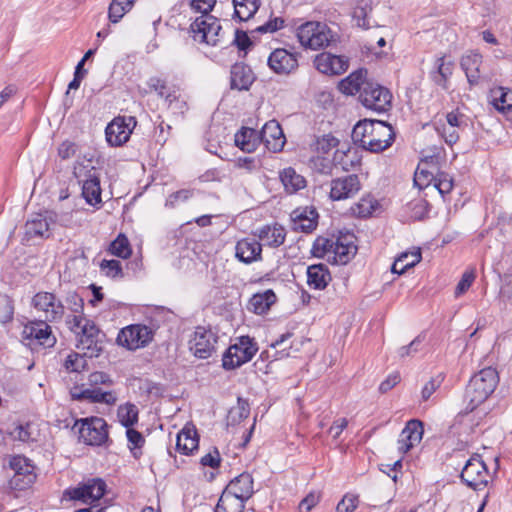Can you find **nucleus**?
<instances>
[{"instance_id":"nucleus-1","label":"nucleus","mask_w":512,"mask_h":512,"mask_svg":"<svg viewBox=\"0 0 512 512\" xmlns=\"http://www.w3.org/2000/svg\"><path fill=\"white\" fill-rule=\"evenodd\" d=\"M351 138L355 145L369 152L379 153L392 145L395 132L385 121L364 119L354 126Z\"/></svg>"},{"instance_id":"nucleus-2","label":"nucleus","mask_w":512,"mask_h":512,"mask_svg":"<svg viewBox=\"0 0 512 512\" xmlns=\"http://www.w3.org/2000/svg\"><path fill=\"white\" fill-rule=\"evenodd\" d=\"M499 382L496 369L487 367L474 374L465 389V413L472 412L482 404L495 390Z\"/></svg>"},{"instance_id":"nucleus-3","label":"nucleus","mask_w":512,"mask_h":512,"mask_svg":"<svg viewBox=\"0 0 512 512\" xmlns=\"http://www.w3.org/2000/svg\"><path fill=\"white\" fill-rule=\"evenodd\" d=\"M493 474L488 471L486 463L477 453L473 454L465 463L460 473L461 482L467 487L480 491L488 486L499 470V458L496 457Z\"/></svg>"},{"instance_id":"nucleus-4","label":"nucleus","mask_w":512,"mask_h":512,"mask_svg":"<svg viewBox=\"0 0 512 512\" xmlns=\"http://www.w3.org/2000/svg\"><path fill=\"white\" fill-rule=\"evenodd\" d=\"M79 425V439L86 445H109L112 441L108 436V424L101 417H90L77 420L75 427Z\"/></svg>"},{"instance_id":"nucleus-5","label":"nucleus","mask_w":512,"mask_h":512,"mask_svg":"<svg viewBox=\"0 0 512 512\" xmlns=\"http://www.w3.org/2000/svg\"><path fill=\"white\" fill-rule=\"evenodd\" d=\"M258 351L257 343L249 336H241L237 343L231 345L222 357L225 370L236 369L249 362Z\"/></svg>"},{"instance_id":"nucleus-6","label":"nucleus","mask_w":512,"mask_h":512,"mask_svg":"<svg viewBox=\"0 0 512 512\" xmlns=\"http://www.w3.org/2000/svg\"><path fill=\"white\" fill-rule=\"evenodd\" d=\"M106 488L107 485L101 478H90L79 483L76 487L66 489L64 496L71 500L92 504L104 496Z\"/></svg>"},{"instance_id":"nucleus-7","label":"nucleus","mask_w":512,"mask_h":512,"mask_svg":"<svg viewBox=\"0 0 512 512\" xmlns=\"http://www.w3.org/2000/svg\"><path fill=\"white\" fill-rule=\"evenodd\" d=\"M153 331L143 324H132L122 328L117 336L118 345L134 351L144 348L153 340Z\"/></svg>"},{"instance_id":"nucleus-8","label":"nucleus","mask_w":512,"mask_h":512,"mask_svg":"<svg viewBox=\"0 0 512 512\" xmlns=\"http://www.w3.org/2000/svg\"><path fill=\"white\" fill-rule=\"evenodd\" d=\"M218 336L210 328L197 326L188 341L189 350L199 359H207L216 350Z\"/></svg>"},{"instance_id":"nucleus-9","label":"nucleus","mask_w":512,"mask_h":512,"mask_svg":"<svg viewBox=\"0 0 512 512\" xmlns=\"http://www.w3.org/2000/svg\"><path fill=\"white\" fill-rule=\"evenodd\" d=\"M77 348L82 349L89 358L98 357L104 349L105 334L91 320H85L79 332Z\"/></svg>"},{"instance_id":"nucleus-10","label":"nucleus","mask_w":512,"mask_h":512,"mask_svg":"<svg viewBox=\"0 0 512 512\" xmlns=\"http://www.w3.org/2000/svg\"><path fill=\"white\" fill-rule=\"evenodd\" d=\"M221 29L219 20L212 15H201L190 25V32L195 40L213 46L219 42Z\"/></svg>"},{"instance_id":"nucleus-11","label":"nucleus","mask_w":512,"mask_h":512,"mask_svg":"<svg viewBox=\"0 0 512 512\" xmlns=\"http://www.w3.org/2000/svg\"><path fill=\"white\" fill-rule=\"evenodd\" d=\"M53 223H55L53 216L47 212L31 215L24 225L22 243L29 245L37 239H48L51 236L50 226Z\"/></svg>"},{"instance_id":"nucleus-12","label":"nucleus","mask_w":512,"mask_h":512,"mask_svg":"<svg viewBox=\"0 0 512 512\" xmlns=\"http://www.w3.org/2000/svg\"><path fill=\"white\" fill-rule=\"evenodd\" d=\"M392 95L390 91L373 82L364 84L363 90L359 95L360 102L369 109L377 112H384L391 105Z\"/></svg>"},{"instance_id":"nucleus-13","label":"nucleus","mask_w":512,"mask_h":512,"mask_svg":"<svg viewBox=\"0 0 512 512\" xmlns=\"http://www.w3.org/2000/svg\"><path fill=\"white\" fill-rule=\"evenodd\" d=\"M22 339L27 341L26 345L33 349L36 346L50 348L56 343V338L52 335L51 327L46 321H34L26 324L22 331Z\"/></svg>"},{"instance_id":"nucleus-14","label":"nucleus","mask_w":512,"mask_h":512,"mask_svg":"<svg viewBox=\"0 0 512 512\" xmlns=\"http://www.w3.org/2000/svg\"><path fill=\"white\" fill-rule=\"evenodd\" d=\"M137 124L134 116H117L106 127V140L111 146H122L125 144Z\"/></svg>"},{"instance_id":"nucleus-15","label":"nucleus","mask_w":512,"mask_h":512,"mask_svg":"<svg viewBox=\"0 0 512 512\" xmlns=\"http://www.w3.org/2000/svg\"><path fill=\"white\" fill-rule=\"evenodd\" d=\"M10 468L14 471V475L10 480L13 488L23 490L31 486L36 478L34 466L30 460L24 456L16 455L9 461Z\"/></svg>"},{"instance_id":"nucleus-16","label":"nucleus","mask_w":512,"mask_h":512,"mask_svg":"<svg viewBox=\"0 0 512 512\" xmlns=\"http://www.w3.org/2000/svg\"><path fill=\"white\" fill-rule=\"evenodd\" d=\"M298 53H293L285 48H277L268 57L269 68L276 74L289 75L297 70Z\"/></svg>"},{"instance_id":"nucleus-17","label":"nucleus","mask_w":512,"mask_h":512,"mask_svg":"<svg viewBox=\"0 0 512 512\" xmlns=\"http://www.w3.org/2000/svg\"><path fill=\"white\" fill-rule=\"evenodd\" d=\"M361 189V182L356 174L346 175L331 180L329 197L340 201L354 197Z\"/></svg>"},{"instance_id":"nucleus-18","label":"nucleus","mask_w":512,"mask_h":512,"mask_svg":"<svg viewBox=\"0 0 512 512\" xmlns=\"http://www.w3.org/2000/svg\"><path fill=\"white\" fill-rule=\"evenodd\" d=\"M32 304L37 310L45 312L46 321H59L64 316V305L50 292H38L32 298Z\"/></svg>"},{"instance_id":"nucleus-19","label":"nucleus","mask_w":512,"mask_h":512,"mask_svg":"<svg viewBox=\"0 0 512 512\" xmlns=\"http://www.w3.org/2000/svg\"><path fill=\"white\" fill-rule=\"evenodd\" d=\"M74 174L79 179V182L82 183V196L87 204L94 207H100L102 204V190L100 186V179L96 175L95 168L91 167V169L86 172L84 179H81L80 173L75 171Z\"/></svg>"},{"instance_id":"nucleus-20","label":"nucleus","mask_w":512,"mask_h":512,"mask_svg":"<svg viewBox=\"0 0 512 512\" xmlns=\"http://www.w3.org/2000/svg\"><path fill=\"white\" fill-rule=\"evenodd\" d=\"M235 258L246 265L262 261V244L254 237L238 240L235 245Z\"/></svg>"},{"instance_id":"nucleus-21","label":"nucleus","mask_w":512,"mask_h":512,"mask_svg":"<svg viewBox=\"0 0 512 512\" xmlns=\"http://www.w3.org/2000/svg\"><path fill=\"white\" fill-rule=\"evenodd\" d=\"M315 68L322 74L340 75L348 69V60L343 56L323 52L315 57Z\"/></svg>"},{"instance_id":"nucleus-22","label":"nucleus","mask_w":512,"mask_h":512,"mask_svg":"<svg viewBox=\"0 0 512 512\" xmlns=\"http://www.w3.org/2000/svg\"><path fill=\"white\" fill-rule=\"evenodd\" d=\"M424 433L423 422L418 419L409 420L400 433L398 450L405 454L420 443Z\"/></svg>"},{"instance_id":"nucleus-23","label":"nucleus","mask_w":512,"mask_h":512,"mask_svg":"<svg viewBox=\"0 0 512 512\" xmlns=\"http://www.w3.org/2000/svg\"><path fill=\"white\" fill-rule=\"evenodd\" d=\"M261 143L272 152H280L285 144V136L280 124L276 120L265 123L261 131H258Z\"/></svg>"},{"instance_id":"nucleus-24","label":"nucleus","mask_w":512,"mask_h":512,"mask_svg":"<svg viewBox=\"0 0 512 512\" xmlns=\"http://www.w3.org/2000/svg\"><path fill=\"white\" fill-rule=\"evenodd\" d=\"M318 217L319 215L316 208L312 206L297 208L291 213L293 229L295 231L310 233L316 229Z\"/></svg>"},{"instance_id":"nucleus-25","label":"nucleus","mask_w":512,"mask_h":512,"mask_svg":"<svg viewBox=\"0 0 512 512\" xmlns=\"http://www.w3.org/2000/svg\"><path fill=\"white\" fill-rule=\"evenodd\" d=\"M255 81V75L250 66L245 63H235L230 70V88L238 91H248Z\"/></svg>"},{"instance_id":"nucleus-26","label":"nucleus","mask_w":512,"mask_h":512,"mask_svg":"<svg viewBox=\"0 0 512 512\" xmlns=\"http://www.w3.org/2000/svg\"><path fill=\"white\" fill-rule=\"evenodd\" d=\"M353 235H339L334 244L331 262L333 264H347L356 254L357 246L352 241Z\"/></svg>"},{"instance_id":"nucleus-27","label":"nucleus","mask_w":512,"mask_h":512,"mask_svg":"<svg viewBox=\"0 0 512 512\" xmlns=\"http://www.w3.org/2000/svg\"><path fill=\"white\" fill-rule=\"evenodd\" d=\"M71 397L74 400H88L91 403H104L112 405L116 402V396L111 391H102L100 388L93 387L81 389L75 386L70 391Z\"/></svg>"},{"instance_id":"nucleus-28","label":"nucleus","mask_w":512,"mask_h":512,"mask_svg":"<svg viewBox=\"0 0 512 512\" xmlns=\"http://www.w3.org/2000/svg\"><path fill=\"white\" fill-rule=\"evenodd\" d=\"M253 483L252 476L244 472L232 479L224 490L246 502L254 494Z\"/></svg>"},{"instance_id":"nucleus-29","label":"nucleus","mask_w":512,"mask_h":512,"mask_svg":"<svg viewBox=\"0 0 512 512\" xmlns=\"http://www.w3.org/2000/svg\"><path fill=\"white\" fill-rule=\"evenodd\" d=\"M332 280L327 265L323 263L313 264L307 268V284L316 290L325 289Z\"/></svg>"},{"instance_id":"nucleus-30","label":"nucleus","mask_w":512,"mask_h":512,"mask_svg":"<svg viewBox=\"0 0 512 512\" xmlns=\"http://www.w3.org/2000/svg\"><path fill=\"white\" fill-rule=\"evenodd\" d=\"M279 178L287 194H295L307 186L305 177L293 167H287L280 171Z\"/></svg>"},{"instance_id":"nucleus-31","label":"nucleus","mask_w":512,"mask_h":512,"mask_svg":"<svg viewBox=\"0 0 512 512\" xmlns=\"http://www.w3.org/2000/svg\"><path fill=\"white\" fill-rule=\"evenodd\" d=\"M366 77L367 70L358 69L340 82L339 89L347 95H355L356 93H359L360 95L361 90L364 88V84L369 82L366 80Z\"/></svg>"},{"instance_id":"nucleus-32","label":"nucleus","mask_w":512,"mask_h":512,"mask_svg":"<svg viewBox=\"0 0 512 512\" xmlns=\"http://www.w3.org/2000/svg\"><path fill=\"white\" fill-rule=\"evenodd\" d=\"M234 140L235 145L247 153L254 152L261 143L259 132L249 127H242Z\"/></svg>"},{"instance_id":"nucleus-33","label":"nucleus","mask_w":512,"mask_h":512,"mask_svg":"<svg viewBox=\"0 0 512 512\" xmlns=\"http://www.w3.org/2000/svg\"><path fill=\"white\" fill-rule=\"evenodd\" d=\"M277 297L273 290L268 289L263 293H256L249 299L247 308L249 311L262 315L265 314L276 302Z\"/></svg>"},{"instance_id":"nucleus-34","label":"nucleus","mask_w":512,"mask_h":512,"mask_svg":"<svg viewBox=\"0 0 512 512\" xmlns=\"http://www.w3.org/2000/svg\"><path fill=\"white\" fill-rule=\"evenodd\" d=\"M460 64L466 74L469 84L477 85L480 79L482 56L479 53L471 52L462 57Z\"/></svg>"},{"instance_id":"nucleus-35","label":"nucleus","mask_w":512,"mask_h":512,"mask_svg":"<svg viewBox=\"0 0 512 512\" xmlns=\"http://www.w3.org/2000/svg\"><path fill=\"white\" fill-rule=\"evenodd\" d=\"M199 437L196 429L185 426L178 433L176 439V448L184 455H190L198 448Z\"/></svg>"},{"instance_id":"nucleus-36","label":"nucleus","mask_w":512,"mask_h":512,"mask_svg":"<svg viewBox=\"0 0 512 512\" xmlns=\"http://www.w3.org/2000/svg\"><path fill=\"white\" fill-rule=\"evenodd\" d=\"M257 236L260 240L266 241L269 246L278 247L284 243L286 233L282 226L274 224L273 226L265 225L259 228Z\"/></svg>"},{"instance_id":"nucleus-37","label":"nucleus","mask_w":512,"mask_h":512,"mask_svg":"<svg viewBox=\"0 0 512 512\" xmlns=\"http://www.w3.org/2000/svg\"><path fill=\"white\" fill-rule=\"evenodd\" d=\"M422 259L420 249L413 252L402 253L392 264L391 271L395 274L401 275L408 269L417 265Z\"/></svg>"},{"instance_id":"nucleus-38","label":"nucleus","mask_w":512,"mask_h":512,"mask_svg":"<svg viewBox=\"0 0 512 512\" xmlns=\"http://www.w3.org/2000/svg\"><path fill=\"white\" fill-rule=\"evenodd\" d=\"M245 501L223 490L214 512H243Z\"/></svg>"},{"instance_id":"nucleus-39","label":"nucleus","mask_w":512,"mask_h":512,"mask_svg":"<svg viewBox=\"0 0 512 512\" xmlns=\"http://www.w3.org/2000/svg\"><path fill=\"white\" fill-rule=\"evenodd\" d=\"M335 242H337V237L334 235L331 237L318 236L311 249L312 255L317 258L327 257V260L331 262Z\"/></svg>"},{"instance_id":"nucleus-40","label":"nucleus","mask_w":512,"mask_h":512,"mask_svg":"<svg viewBox=\"0 0 512 512\" xmlns=\"http://www.w3.org/2000/svg\"><path fill=\"white\" fill-rule=\"evenodd\" d=\"M260 4V0H233L234 16L240 21H247L255 15Z\"/></svg>"},{"instance_id":"nucleus-41","label":"nucleus","mask_w":512,"mask_h":512,"mask_svg":"<svg viewBox=\"0 0 512 512\" xmlns=\"http://www.w3.org/2000/svg\"><path fill=\"white\" fill-rule=\"evenodd\" d=\"M436 70L431 72V78L435 84L446 88V83L453 73V63L446 61L445 57H440L435 63Z\"/></svg>"},{"instance_id":"nucleus-42","label":"nucleus","mask_w":512,"mask_h":512,"mask_svg":"<svg viewBox=\"0 0 512 512\" xmlns=\"http://www.w3.org/2000/svg\"><path fill=\"white\" fill-rule=\"evenodd\" d=\"M139 410L135 404L125 403L117 410V417L122 426L126 429L132 428L138 422Z\"/></svg>"},{"instance_id":"nucleus-43","label":"nucleus","mask_w":512,"mask_h":512,"mask_svg":"<svg viewBox=\"0 0 512 512\" xmlns=\"http://www.w3.org/2000/svg\"><path fill=\"white\" fill-rule=\"evenodd\" d=\"M110 252L120 258L130 257L132 250L128 238L124 234H119L117 238L110 244Z\"/></svg>"},{"instance_id":"nucleus-44","label":"nucleus","mask_w":512,"mask_h":512,"mask_svg":"<svg viewBox=\"0 0 512 512\" xmlns=\"http://www.w3.org/2000/svg\"><path fill=\"white\" fill-rule=\"evenodd\" d=\"M454 186L453 177L444 171L437 170L434 177V187L444 196L451 192Z\"/></svg>"},{"instance_id":"nucleus-45","label":"nucleus","mask_w":512,"mask_h":512,"mask_svg":"<svg viewBox=\"0 0 512 512\" xmlns=\"http://www.w3.org/2000/svg\"><path fill=\"white\" fill-rule=\"evenodd\" d=\"M377 204L378 203L376 200L370 197H363L351 209L356 216L360 218H366L372 215L376 209Z\"/></svg>"},{"instance_id":"nucleus-46","label":"nucleus","mask_w":512,"mask_h":512,"mask_svg":"<svg viewBox=\"0 0 512 512\" xmlns=\"http://www.w3.org/2000/svg\"><path fill=\"white\" fill-rule=\"evenodd\" d=\"M339 144V140L331 134H325L321 137H316L311 144L313 150L318 153L327 154L332 148Z\"/></svg>"},{"instance_id":"nucleus-47","label":"nucleus","mask_w":512,"mask_h":512,"mask_svg":"<svg viewBox=\"0 0 512 512\" xmlns=\"http://www.w3.org/2000/svg\"><path fill=\"white\" fill-rule=\"evenodd\" d=\"M85 352L81 355L79 353H71L65 360L64 367L69 372H82L87 369V361Z\"/></svg>"},{"instance_id":"nucleus-48","label":"nucleus","mask_w":512,"mask_h":512,"mask_svg":"<svg viewBox=\"0 0 512 512\" xmlns=\"http://www.w3.org/2000/svg\"><path fill=\"white\" fill-rule=\"evenodd\" d=\"M329 32L330 31L327 30L326 25L319 23V27H317V30H315L308 48L317 50L328 46L330 42Z\"/></svg>"},{"instance_id":"nucleus-49","label":"nucleus","mask_w":512,"mask_h":512,"mask_svg":"<svg viewBox=\"0 0 512 512\" xmlns=\"http://www.w3.org/2000/svg\"><path fill=\"white\" fill-rule=\"evenodd\" d=\"M317 27L319 22H307L297 29V38L303 47L308 48Z\"/></svg>"},{"instance_id":"nucleus-50","label":"nucleus","mask_w":512,"mask_h":512,"mask_svg":"<svg viewBox=\"0 0 512 512\" xmlns=\"http://www.w3.org/2000/svg\"><path fill=\"white\" fill-rule=\"evenodd\" d=\"M372 8L368 5L357 6L354 8L352 18L356 22V25L363 29H369L372 27L369 21V13Z\"/></svg>"},{"instance_id":"nucleus-51","label":"nucleus","mask_w":512,"mask_h":512,"mask_svg":"<svg viewBox=\"0 0 512 512\" xmlns=\"http://www.w3.org/2000/svg\"><path fill=\"white\" fill-rule=\"evenodd\" d=\"M14 316V303L8 295H0V322L5 324L12 321Z\"/></svg>"},{"instance_id":"nucleus-52","label":"nucleus","mask_w":512,"mask_h":512,"mask_svg":"<svg viewBox=\"0 0 512 512\" xmlns=\"http://www.w3.org/2000/svg\"><path fill=\"white\" fill-rule=\"evenodd\" d=\"M131 10L124 5V1L112 0L108 8V18L111 23H117Z\"/></svg>"},{"instance_id":"nucleus-53","label":"nucleus","mask_w":512,"mask_h":512,"mask_svg":"<svg viewBox=\"0 0 512 512\" xmlns=\"http://www.w3.org/2000/svg\"><path fill=\"white\" fill-rule=\"evenodd\" d=\"M500 95L494 97V107L503 113L512 111V92L504 91L502 88L499 90Z\"/></svg>"},{"instance_id":"nucleus-54","label":"nucleus","mask_w":512,"mask_h":512,"mask_svg":"<svg viewBox=\"0 0 512 512\" xmlns=\"http://www.w3.org/2000/svg\"><path fill=\"white\" fill-rule=\"evenodd\" d=\"M126 436L128 439V447L132 451L134 457H138L136 449H141L145 444V438L139 431L129 428L126 430Z\"/></svg>"},{"instance_id":"nucleus-55","label":"nucleus","mask_w":512,"mask_h":512,"mask_svg":"<svg viewBox=\"0 0 512 512\" xmlns=\"http://www.w3.org/2000/svg\"><path fill=\"white\" fill-rule=\"evenodd\" d=\"M194 195L193 189H181L171 193L166 199L165 206L175 208L180 202H185Z\"/></svg>"},{"instance_id":"nucleus-56","label":"nucleus","mask_w":512,"mask_h":512,"mask_svg":"<svg viewBox=\"0 0 512 512\" xmlns=\"http://www.w3.org/2000/svg\"><path fill=\"white\" fill-rule=\"evenodd\" d=\"M424 336L418 335L408 345L402 346L398 349L397 353L400 358L413 357L416 353L421 350Z\"/></svg>"},{"instance_id":"nucleus-57","label":"nucleus","mask_w":512,"mask_h":512,"mask_svg":"<svg viewBox=\"0 0 512 512\" xmlns=\"http://www.w3.org/2000/svg\"><path fill=\"white\" fill-rule=\"evenodd\" d=\"M285 25V20L282 17L271 18L265 24L258 26L252 32L264 34V33H273L280 29H282Z\"/></svg>"},{"instance_id":"nucleus-58","label":"nucleus","mask_w":512,"mask_h":512,"mask_svg":"<svg viewBox=\"0 0 512 512\" xmlns=\"http://www.w3.org/2000/svg\"><path fill=\"white\" fill-rule=\"evenodd\" d=\"M434 169L421 168L420 165L417 167L414 174V183L419 188L428 185L431 181H434Z\"/></svg>"},{"instance_id":"nucleus-59","label":"nucleus","mask_w":512,"mask_h":512,"mask_svg":"<svg viewBox=\"0 0 512 512\" xmlns=\"http://www.w3.org/2000/svg\"><path fill=\"white\" fill-rule=\"evenodd\" d=\"M100 268L109 277L116 278L123 276L121 263L118 260H103L100 264Z\"/></svg>"},{"instance_id":"nucleus-60","label":"nucleus","mask_w":512,"mask_h":512,"mask_svg":"<svg viewBox=\"0 0 512 512\" xmlns=\"http://www.w3.org/2000/svg\"><path fill=\"white\" fill-rule=\"evenodd\" d=\"M359 504V498L354 494H346L337 504L336 512H353Z\"/></svg>"},{"instance_id":"nucleus-61","label":"nucleus","mask_w":512,"mask_h":512,"mask_svg":"<svg viewBox=\"0 0 512 512\" xmlns=\"http://www.w3.org/2000/svg\"><path fill=\"white\" fill-rule=\"evenodd\" d=\"M499 297L504 302L512 301V272L510 271L502 277Z\"/></svg>"},{"instance_id":"nucleus-62","label":"nucleus","mask_w":512,"mask_h":512,"mask_svg":"<svg viewBox=\"0 0 512 512\" xmlns=\"http://www.w3.org/2000/svg\"><path fill=\"white\" fill-rule=\"evenodd\" d=\"M409 208L413 213V217L421 220L427 215L429 211V204L424 199H417L409 203Z\"/></svg>"},{"instance_id":"nucleus-63","label":"nucleus","mask_w":512,"mask_h":512,"mask_svg":"<svg viewBox=\"0 0 512 512\" xmlns=\"http://www.w3.org/2000/svg\"><path fill=\"white\" fill-rule=\"evenodd\" d=\"M147 86L149 87L150 91L156 92L160 98L164 97L166 92L170 89L164 79L156 76L150 77L147 80Z\"/></svg>"},{"instance_id":"nucleus-64","label":"nucleus","mask_w":512,"mask_h":512,"mask_svg":"<svg viewBox=\"0 0 512 512\" xmlns=\"http://www.w3.org/2000/svg\"><path fill=\"white\" fill-rule=\"evenodd\" d=\"M66 303L68 305V308L73 313H78V314H82L83 313L84 300L76 292L68 293V295L66 297Z\"/></svg>"}]
</instances>
